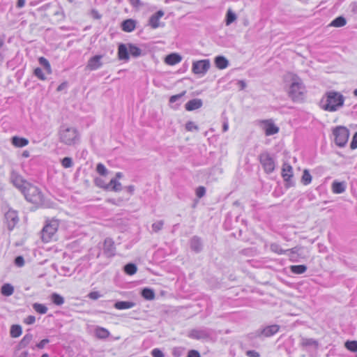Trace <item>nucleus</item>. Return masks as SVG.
Returning <instances> with one entry per match:
<instances>
[{"label": "nucleus", "instance_id": "28", "mask_svg": "<svg viewBox=\"0 0 357 357\" xmlns=\"http://www.w3.org/2000/svg\"><path fill=\"white\" fill-rule=\"evenodd\" d=\"M104 188L106 190H111L114 192H119L122 189V186L120 182H119L116 178H112L108 184H107Z\"/></svg>", "mask_w": 357, "mask_h": 357}, {"label": "nucleus", "instance_id": "27", "mask_svg": "<svg viewBox=\"0 0 357 357\" xmlns=\"http://www.w3.org/2000/svg\"><path fill=\"white\" fill-rule=\"evenodd\" d=\"M135 21L132 19L124 20L121 24L122 30L126 32H131L135 29Z\"/></svg>", "mask_w": 357, "mask_h": 357}, {"label": "nucleus", "instance_id": "61", "mask_svg": "<svg viewBox=\"0 0 357 357\" xmlns=\"http://www.w3.org/2000/svg\"><path fill=\"white\" fill-rule=\"evenodd\" d=\"M130 4L135 7L139 6L140 3V0H128Z\"/></svg>", "mask_w": 357, "mask_h": 357}, {"label": "nucleus", "instance_id": "29", "mask_svg": "<svg viewBox=\"0 0 357 357\" xmlns=\"http://www.w3.org/2000/svg\"><path fill=\"white\" fill-rule=\"evenodd\" d=\"M300 344L303 347H313L316 349L319 347L318 341L312 338L302 337Z\"/></svg>", "mask_w": 357, "mask_h": 357}, {"label": "nucleus", "instance_id": "63", "mask_svg": "<svg viewBox=\"0 0 357 357\" xmlns=\"http://www.w3.org/2000/svg\"><path fill=\"white\" fill-rule=\"evenodd\" d=\"M25 4V0H17V8H22Z\"/></svg>", "mask_w": 357, "mask_h": 357}, {"label": "nucleus", "instance_id": "32", "mask_svg": "<svg viewBox=\"0 0 357 357\" xmlns=\"http://www.w3.org/2000/svg\"><path fill=\"white\" fill-rule=\"evenodd\" d=\"M142 297L148 301H151L155 298V292L152 289L144 288L142 291Z\"/></svg>", "mask_w": 357, "mask_h": 357}, {"label": "nucleus", "instance_id": "44", "mask_svg": "<svg viewBox=\"0 0 357 357\" xmlns=\"http://www.w3.org/2000/svg\"><path fill=\"white\" fill-rule=\"evenodd\" d=\"M344 347L350 351L356 352L357 351V341L356 340H347L344 343Z\"/></svg>", "mask_w": 357, "mask_h": 357}, {"label": "nucleus", "instance_id": "45", "mask_svg": "<svg viewBox=\"0 0 357 357\" xmlns=\"http://www.w3.org/2000/svg\"><path fill=\"white\" fill-rule=\"evenodd\" d=\"M96 172L101 176H106L108 171L105 166L102 163H98L96 166Z\"/></svg>", "mask_w": 357, "mask_h": 357}, {"label": "nucleus", "instance_id": "18", "mask_svg": "<svg viewBox=\"0 0 357 357\" xmlns=\"http://www.w3.org/2000/svg\"><path fill=\"white\" fill-rule=\"evenodd\" d=\"M118 57L120 60L128 61L129 56V47L126 44H120L118 47Z\"/></svg>", "mask_w": 357, "mask_h": 357}, {"label": "nucleus", "instance_id": "48", "mask_svg": "<svg viewBox=\"0 0 357 357\" xmlns=\"http://www.w3.org/2000/svg\"><path fill=\"white\" fill-rule=\"evenodd\" d=\"M62 166L65 168H70L73 166V162L71 158L65 157L61 161Z\"/></svg>", "mask_w": 357, "mask_h": 357}, {"label": "nucleus", "instance_id": "2", "mask_svg": "<svg viewBox=\"0 0 357 357\" xmlns=\"http://www.w3.org/2000/svg\"><path fill=\"white\" fill-rule=\"evenodd\" d=\"M59 137L60 142L68 146L77 144L79 139V135L77 129L66 125L60 126Z\"/></svg>", "mask_w": 357, "mask_h": 357}, {"label": "nucleus", "instance_id": "8", "mask_svg": "<svg viewBox=\"0 0 357 357\" xmlns=\"http://www.w3.org/2000/svg\"><path fill=\"white\" fill-rule=\"evenodd\" d=\"M211 67V63L208 59H203L195 61L192 63V72L195 74L204 75Z\"/></svg>", "mask_w": 357, "mask_h": 357}, {"label": "nucleus", "instance_id": "49", "mask_svg": "<svg viewBox=\"0 0 357 357\" xmlns=\"http://www.w3.org/2000/svg\"><path fill=\"white\" fill-rule=\"evenodd\" d=\"M185 129L188 131H193V130L198 131L199 128L197 125L195 124L194 122L190 121L185 123Z\"/></svg>", "mask_w": 357, "mask_h": 357}, {"label": "nucleus", "instance_id": "51", "mask_svg": "<svg viewBox=\"0 0 357 357\" xmlns=\"http://www.w3.org/2000/svg\"><path fill=\"white\" fill-rule=\"evenodd\" d=\"M184 349L182 347H175L172 350V355L174 357H181L183 355Z\"/></svg>", "mask_w": 357, "mask_h": 357}, {"label": "nucleus", "instance_id": "24", "mask_svg": "<svg viewBox=\"0 0 357 357\" xmlns=\"http://www.w3.org/2000/svg\"><path fill=\"white\" fill-rule=\"evenodd\" d=\"M136 303L132 301H116L114 307L117 310H126L135 307Z\"/></svg>", "mask_w": 357, "mask_h": 357}, {"label": "nucleus", "instance_id": "22", "mask_svg": "<svg viewBox=\"0 0 357 357\" xmlns=\"http://www.w3.org/2000/svg\"><path fill=\"white\" fill-rule=\"evenodd\" d=\"M182 60V57L176 53H172L168 54L165 59L167 64L174 66Z\"/></svg>", "mask_w": 357, "mask_h": 357}, {"label": "nucleus", "instance_id": "1", "mask_svg": "<svg viewBox=\"0 0 357 357\" xmlns=\"http://www.w3.org/2000/svg\"><path fill=\"white\" fill-rule=\"evenodd\" d=\"M344 102L343 95L335 91H330L322 98L321 107L326 111L335 112L344 105Z\"/></svg>", "mask_w": 357, "mask_h": 357}, {"label": "nucleus", "instance_id": "23", "mask_svg": "<svg viewBox=\"0 0 357 357\" xmlns=\"http://www.w3.org/2000/svg\"><path fill=\"white\" fill-rule=\"evenodd\" d=\"M11 143L15 147L21 148L29 144V140L24 137L14 136L11 138Z\"/></svg>", "mask_w": 357, "mask_h": 357}, {"label": "nucleus", "instance_id": "54", "mask_svg": "<svg viewBox=\"0 0 357 357\" xmlns=\"http://www.w3.org/2000/svg\"><path fill=\"white\" fill-rule=\"evenodd\" d=\"M151 355L153 357H165V355L162 353V351L158 348L153 349L151 351Z\"/></svg>", "mask_w": 357, "mask_h": 357}, {"label": "nucleus", "instance_id": "33", "mask_svg": "<svg viewBox=\"0 0 357 357\" xmlns=\"http://www.w3.org/2000/svg\"><path fill=\"white\" fill-rule=\"evenodd\" d=\"M129 54L133 57H138L142 54V50L134 44L128 43Z\"/></svg>", "mask_w": 357, "mask_h": 357}, {"label": "nucleus", "instance_id": "50", "mask_svg": "<svg viewBox=\"0 0 357 357\" xmlns=\"http://www.w3.org/2000/svg\"><path fill=\"white\" fill-rule=\"evenodd\" d=\"M33 73H34L35 76H36L38 79H40L41 80H45L46 79L45 74L43 73V70L41 68H36L34 70Z\"/></svg>", "mask_w": 357, "mask_h": 357}, {"label": "nucleus", "instance_id": "7", "mask_svg": "<svg viewBox=\"0 0 357 357\" xmlns=\"http://www.w3.org/2000/svg\"><path fill=\"white\" fill-rule=\"evenodd\" d=\"M59 221L57 220H50L43 227L41 234L43 241L47 243L50 241L53 236L56 232L59 227Z\"/></svg>", "mask_w": 357, "mask_h": 357}, {"label": "nucleus", "instance_id": "46", "mask_svg": "<svg viewBox=\"0 0 357 357\" xmlns=\"http://www.w3.org/2000/svg\"><path fill=\"white\" fill-rule=\"evenodd\" d=\"M163 225H164L163 220L157 221L152 225V226H151L152 230L154 232H158L159 231H160L162 229Z\"/></svg>", "mask_w": 357, "mask_h": 357}, {"label": "nucleus", "instance_id": "13", "mask_svg": "<svg viewBox=\"0 0 357 357\" xmlns=\"http://www.w3.org/2000/svg\"><path fill=\"white\" fill-rule=\"evenodd\" d=\"M103 254L108 258H111L116 255V247L114 241L111 238H106L103 243Z\"/></svg>", "mask_w": 357, "mask_h": 357}, {"label": "nucleus", "instance_id": "6", "mask_svg": "<svg viewBox=\"0 0 357 357\" xmlns=\"http://www.w3.org/2000/svg\"><path fill=\"white\" fill-rule=\"evenodd\" d=\"M335 137V143L340 147H344L348 142L349 130L344 126H339L333 130Z\"/></svg>", "mask_w": 357, "mask_h": 357}, {"label": "nucleus", "instance_id": "58", "mask_svg": "<svg viewBox=\"0 0 357 357\" xmlns=\"http://www.w3.org/2000/svg\"><path fill=\"white\" fill-rule=\"evenodd\" d=\"M246 355L248 357H260L259 353L255 350H248L246 351Z\"/></svg>", "mask_w": 357, "mask_h": 357}, {"label": "nucleus", "instance_id": "31", "mask_svg": "<svg viewBox=\"0 0 357 357\" xmlns=\"http://www.w3.org/2000/svg\"><path fill=\"white\" fill-rule=\"evenodd\" d=\"M30 330H28L29 331ZM33 340V335L28 332L20 342L18 347L20 349L26 347Z\"/></svg>", "mask_w": 357, "mask_h": 357}, {"label": "nucleus", "instance_id": "39", "mask_svg": "<svg viewBox=\"0 0 357 357\" xmlns=\"http://www.w3.org/2000/svg\"><path fill=\"white\" fill-rule=\"evenodd\" d=\"M292 273L295 274H303L307 270V266L305 265H294L290 267Z\"/></svg>", "mask_w": 357, "mask_h": 357}, {"label": "nucleus", "instance_id": "14", "mask_svg": "<svg viewBox=\"0 0 357 357\" xmlns=\"http://www.w3.org/2000/svg\"><path fill=\"white\" fill-rule=\"evenodd\" d=\"M165 15L164 11L160 10L157 11L155 13L152 15L149 20V26H150L152 29H157L160 26H164L165 24L163 23L160 22V19L163 17Z\"/></svg>", "mask_w": 357, "mask_h": 357}, {"label": "nucleus", "instance_id": "21", "mask_svg": "<svg viewBox=\"0 0 357 357\" xmlns=\"http://www.w3.org/2000/svg\"><path fill=\"white\" fill-rule=\"evenodd\" d=\"M331 187L333 193L341 194L346 190L347 183L345 181L339 182L337 181H334Z\"/></svg>", "mask_w": 357, "mask_h": 357}, {"label": "nucleus", "instance_id": "62", "mask_svg": "<svg viewBox=\"0 0 357 357\" xmlns=\"http://www.w3.org/2000/svg\"><path fill=\"white\" fill-rule=\"evenodd\" d=\"M67 86V83L66 82H63L61 83L58 87H57V91H62L63 89H64Z\"/></svg>", "mask_w": 357, "mask_h": 357}, {"label": "nucleus", "instance_id": "25", "mask_svg": "<svg viewBox=\"0 0 357 357\" xmlns=\"http://www.w3.org/2000/svg\"><path fill=\"white\" fill-rule=\"evenodd\" d=\"M215 66L220 70L225 69L229 66V61L224 56H218L215 58Z\"/></svg>", "mask_w": 357, "mask_h": 357}, {"label": "nucleus", "instance_id": "9", "mask_svg": "<svg viewBox=\"0 0 357 357\" xmlns=\"http://www.w3.org/2000/svg\"><path fill=\"white\" fill-rule=\"evenodd\" d=\"M211 335V331L208 328H197L191 330L188 336L191 339L202 340L208 339Z\"/></svg>", "mask_w": 357, "mask_h": 357}, {"label": "nucleus", "instance_id": "34", "mask_svg": "<svg viewBox=\"0 0 357 357\" xmlns=\"http://www.w3.org/2000/svg\"><path fill=\"white\" fill-rule=\"evenodd\" d=\"M347 24V20L343 16H339L334 19L330 24V26L334 27H342Z\"/></svg>", "mask_w": 357, "mask_h": 357}, {"label": "nucleus", "instance_id": "26", "mask_svg": "<svg viewBox=\"0 0 357 357\" xmlns=\"http://www.w3.org/2000/svg\"><path fill=\"white\" fill-rule=\"evenodd\" d=\"M295 249H296V248H291V249L283 250L281 248L280 245H278V243H272L271 245V251L275 253H277L278 255H283V254H286L288 252L295 253L296 252Z\"/></svg>", "mask_w": 357, "mask_h": 357}, {"label": "nucleus", "instance_id": "64", "mask_svg": "<svg viewBox=\"0 0 357 357\" xmlns=\"http://www.w3.org/2000/svg\"><path fill=\"white\" fill-rule=\"evenodd\" d=\"M92 14H93V16L96 18V19H100L101 17V15L99 14V13L96 10H92Z\"/></svg>", "mask_w": 357, "mask_h": 357}, {"label": "nucleus", "instance_id": "16", "mask_svg": "<svg viewBox=\"0 0 357 357\" xmlns=\"http://www.w3.org/2000/svg\"><path fill=\"white\" fill-rule=\"evenodd\" d=\"M282 176L289 186L293 185L291 178L293 176L292 167L288 163H284L282 168Z\"/></svg>", "mask_w": 357, "mask_h": 357}, {"label": "nucleus", "instance_id": "11", "mask_svg": "<svg viewBox=\"0 0 357 357\" xmlns=\"http://www.w3.org/2000/svg\"><path fill=\"white\" fill-rule=\"evenodd\" d=\"M280 326L278 324H273L266 326L264 328L259 329L256 331V337H269L276 334L280 330Z\"/></svg>", "mask_w": 357, "mask_h": 357}, {"label": "nucleus", "instance_id": "4", "mask_svg": "<svg viewBox=\"0 0 357 357\" xmlns=\"http://www.w3.org/2000/svg\"><path fill=\"white\" fill-rule=\"evenodd\" d=\"M305 88L301 80L294 78L289 87V96L294 101H300L304 98Z\"/></svg>", "mask_w": 357, "mask_h": 357}, {"label": "nucleus", "instance_id": "35", "mask_svg": "<svg viewBox=\"0 0 357 357\" xmlns=\"http://www.w3.org/2000/svg\"><path fill=\"white\" fill-rule=\"evenodd\" d=\"M22 332L21 326L15 324L11 326L10 333L12 337L16 338L22 335Z\"/></svg>", "mask_w": 357, "mask_h": 357}, {"label": "nucleus", "instance_id": "20", "mask_svg": "<svg viewBox=\"0 0 357 357\" xmlns=\"http://www.w3.org/2000/svg\"><path fill=\"white\" fill-rule=\"evenodd\" d=\"M265 134L267 136L273 135L278 132L279 128L272 122L264 121Z\"/></svg>", "mask_w": 357, "mask_h": 357}, {"label": "nucleus", "instance_id": "30", "mask_svg": "<svg viewBox=\"0 0 357 357\" xmlns=\"http://www.w3.org/2000/svg\"><path fill=\"white\" fill-rule=\"evenodd\" d=\"M94 333L96 337L98 339H106L110 335V333L107 329L100 326H97L95 328Z\"/></svg>", "mask_w": 357, "mask_h": 357}, {"label": "nucleus", "instance_id": "36", "mask_svg": "<svg viewBox=\"0 0 357 357\" xmlns=\"http://www.w3.org/2000/svg\"><path fill=\"white\" fill-rule=\"evenodd\" d=\"M14 292L13 287L10 284H5L1 287V293L6 296H11Z\"/></svg>", "mask_w": 357, "mask_h": 357}, {"label": "nucleus", "instance_id": "19", "mask_svg": "<svg viewBox=\"0 0 357 357\" xmlns=\"http://www.w3.org/2000/svg\"><path fill=\"white\" fill-rule=\"evenodd\" d=\"M203 102L201 99L194 98L189 100L185 105V108L187 111H193L202 107Z\"/></svg>", "mask_w": 357, "mask_h": 357}, {"label": "nucleus", "instance_id": "40", "mask_svg": "<svg viewBox=\"0 0 357 357\" xmlns=\"http://www.w3.org/2000/svg\"><path fill=\"white\" fill-rule=\"evenodd\" d=\"M33 308L38 313L44 314L47 312V307L41 303H35L33 304Z\"/></svg>", "mask_w": 357, "mask_h": 357}, {"label": "nucleus", "instance_id": "10", "mask_svg": "<svg viewBox=\"0 0 357 357\" xmlns=\"http://www.w3.org/2000/svg\"><path fill=\"white\" fill-rule=\"evenodd\" d=\"M4 217L8 230H13L19 222V218L17 211L13 209H9L5 213Z\"/></svg>", "mask_w": 357, "mask_h": 357}, {"label": "nucleus", "instance_id": "15", "mask_svg": "<svg viewBox=\"0 0 357 357\" xmlns=\"http://www.w3.org/2000/svg\"><path fill=\"white\" fill-rule=\"evenodd\" d=\"M102 57V55L99 54L92 56L89 59L86 68L89 70H96L99 69L102 66V62L101 61Z\"/></svg>", "mask_w": 357, "mask_h": 357}, {"label": "nucleus", "instance_id": "47", "mask_svg": "<svg viewBox=\"0 0 357 357\" xmlns=\"http://www.w3.org/2000/svg\"><path fill=\"white\" fill-rule=\"evenodd\" d=\"M185 94V91H183L182 93H178V94H176V95H174V96H172L169 98V103L170 104H174L178 101H179L181 98Z\"/></svg>", "mask_w": 357, "mask_h": 357}, {"label": "nucleus", "instance_id": "56", "mask_svg": "<svg viewBox=\"0 0 357 357\" xmlns=\"http://www.w3.org/2000/svg\"><path fill=\"white\" fill-rule=\"evenodd\" d=\"M101 296L98 291H91L89 294L88 297L92 300H97Z\"/></svg>", "mask_w": 357, "mask_h": 357}, {"label": "nucleus", "instance_id": "41", "mask_svg": "<svg viewBox=\"0 0 357 357\" xmlns=\"http://www.w3.org/2000/svg\"><path fill=\"white\" fill-rule=\"evenodd\" d=\"M311 181H312V176L310 174L309 170L304 169L303 176L301 177V182L303 183V184L306 185L310 184L311 183Z\"/></svg>", "mask_w": 357, "mask_h": 357}, {"label": "nucleus", "instance_id": "42", "mask_svg": "<svg viewBox=\"0 0 357 357\" xmlns=\"http://www.w3.org/2000/svg\"><path fill=\"white\" fill-rule=\"evenodd\" d=\"M137 266L135 264H128L124 266V271L129 275H132L137 272Z\"/></svg>", "mask_w": 357, "mask_h": 357}, {"label": "nucleus", "instance_id": "53", "mask_svg": "<svg viewBox=\"0 0 357 357\" xmlns=\"http://www.w3.org/2000/svg\"><path fill=\"white\" fill-rule=\"evenodd\" d=\"M15 264L18 267H22L24 265V259L22 256H17L15 259Z\"/></svg>", "mask_w": 357, "mask_h": 357}, {"label": "nucleus", "instance_id": "43", "mask_svg": "<svg viewBox=\"0 0 357 357\" xmlns=\"http://www.w3.org/2000/svg\"><path fill=\"white\" fill-rule=\"evenodd\" d=\"M236 20V14L229 9L226 14L225 23L226 25H229Z\"/></svg>", "mask_w": 357, "mask_h": 357}, {"label": "nucleus", "instance_id": "38", "mask_svg": "<svg viewBox=\"0 0 357 357\" xmlns=\"http://www.w3.org/2000/svg\"><path fill=\"white\" fill-rule=\"evenodd\" d=\"M51 300L56 305H61L64 303L63 297L56 293H53L51 295Z\"/></svg>", "mask_w": 357, "mask_h": 357}, {"label": "nucleus", "instance_id": "17", "mask_svg": "<svg viewBox=\"0 0 357 357\" xmlns=\"http://www.w3.org/2000/svg\"><path fill=\"white\" fill-rule=\"evenodd\" d=\"M190 247L193 252L199 253L203 250L202 238L197 236H192L190 240Z\"/></svg>", "mask_w": 357, "mask_h": 357}, {"label": "nucleus", "instance_id": "59", "mask_svg": "<svg viewBox=\"0 0 357 357\" xmlns=\"http://www.w3.org/2000/svg\"><path fill=\"white\" fill-rule=\"evenodd\" d=\"M188 357H201L198 351L192 349L188 351Z\"/></svg>", "mask_w": 357, "mask_h": 357}, {"label": "nucleus", "instance_id": "55", "mask_svg": "<svg viewBox=\"0 0 357 357\" xmlns=\"http://www.w3.org/2000/svg\"><path fill=\"white\" fill-rule=\"evenodd\" d=\"M350 148L354 150L357 148V132H355L350 144Z\"/></svg>", "mask_w": 357, "mask_h": 357}, {"label": "nucleus", "instance_id": "60", "mask_svg": "<svg viewBox=\"0 0 357 357\" xmlns=\"http://www.w3.org/2000/svg\"><path fill=\"white\" fill-rule=\"evenodd\" d=\"M50 340L48 339H43L39 343L36 344V347L41 349H43L46 344L49 343Z\"/></svg>", "mask_w": 357, "mask_h": 357}, {"label": "nucleus", "instance_id": "37", "mask_svg": "<svg viewBox=\"0 0 357 357\" xmlns=\"http://www.w3.org/2000/svg\"><path fill=\"white\" fill-rule=\"evenodd\" d=\"M39 63L44 67L45 70L47 74L52 73V68L48 60L44 57H40L38 59Z\"/></svg>", "mask_w": 357, "mask_h": 357}, {"label": "nucleus", "instance_id": "3", "mask_svg": "<svg viewBox=\"0 0 357 357\" xmlns=\"http://www.w3.org/2000/svg\"><path fill=\"white\" fill-rule=\"evenodd\" d=\"M24 188L22 192L28 202L36 205L43 204V195L38 187L29 183Z\"/></svg>", "mask_w": 357, "mask_h": 357}, {"label": "nucleus", "instance_id": "12", "mask_svg": "<svg viewBox=\"0 0 357 357\" xmlns=\"http://www.w3.org/2000/svg\"><path fill=\"white\" fill-rule=\"evenodd\" d=\"M10 180L13 185L21 192L24 189V188L26 187V184L29 183V182L25 181L21 175L14 170L10 173Z\"/></svg>", "mask_w": 357, "mask_h": 357}, {"label": "nucleus", "instance_id": "52", "mask_svg": "<svg viewBox=\"0 0 357 357\" xmlns=\"http://www.w3.org/2000/svg\"><path fill=\"white\" fill-rule=\"evenodd\" d=\"M206 194V188L203 186H199L196 190V195L199 198H202Z\"/></svg>", "mask_w": 357, "mask_h": 357}, {"label": "nucleus", "instance_id": "57", "mask_svg": "<svg viewBox=\"0 0 357 357\" xmlns=\"http://www.w3.org/2000/svg\"><path fill=\"white\" fill-rule=\"evenodd\" d=\"M35 321L36 317L33 315H29L24 319V323L29 325L34 324Z\"/></svg>", "mask_w": 357, "mask_h": 357}, {"label": "nucleus", "instance_id": "5", "mask_svg": "<svg viewBox=\"0 0 357 357\" xmlns=\"http://www.w3.org/2000/svg\"><path fill=\"white\" fill-rule=\"evenodd\" d=\"M259 160L265 173L270 174L274 172L276 166L275 160L268 151L261 152L259 155Z\"/></svg>", "mask_w": 357, "mask_h": 357}]
</instances>
